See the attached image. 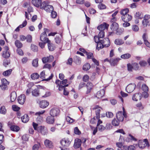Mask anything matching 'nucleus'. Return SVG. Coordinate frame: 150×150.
I'll return each mask as SVG.
<instances>
[{"instance_id":"1","label":"nucleus","mask_w":150,"mask_h":150,"mask_svg":"<svg viewBox=\"0 0 150 150\" xmlns=\"http://www.w3.org/2000/svg\"><path fill=\"white\" fill-rule=\"evenodd\" d=\"M96 43H97L96 49L98 50L104 47H108L110 45V41L109 39L108 38L100 40L99 41Z\"/></svg>"},{"instance_id":"2","label":"nucleus","mask_w":150,"mask_h":150,"mask_svg":"<svg viewBox=\"0 0 150 150\" xmlns=\"http://www.w3.org/2000/svg\"><path fill=\"white\" fill-rule=\"evenodd\" d=\"M40 8L44 9L47 12H50L54 9L53 6L48 4L47 1H44L42 2Z\"/></svg>"},{"instance_id":"3","label":"nucleus","mask_w":150,"mask_h":150,"mask_svg":"<svg viewBox=\"0 0 150 150\" xmlns=\"http://www.w3.org/2000/svg\"><path fill=\"white\" fill-rule=\"evenodd\" d=\"M71 142L68 139H63L60 142L62 146H60L61 150H69L68 147L71 143Z\"/></svg>"},{"instance_id":"4","label":"nucleus","mask_w":150,"mask_h":150,"mask_svg":"<svg viewBox=\"0 0 150 150\" xmlns=\"http://www.w3.org/2000/svg\"><path fill=\"white\" fill-rule=\"evenodd\" d=\"M116 117L119 121L122 122L124 119V117L125 118L127 117V114H125L124 113V114L122 113V111H118L116 114Z\"/></svg>"},{"instance_id":"5","label":"nucleus","mask_w":150,"mask_h":150,"mask_svg":"<svg viewBox=\"0 0 150 150\" xmlns=\"http://www.w3.org/2000/svg\"><path fill=\"white\" fill-rule=\"evenodd\" d=\"M138 146L141 149H143L147 145L148 146V142L147 139L144 140H140L138 142Z\"/></svg>"},{"instance_id":"6","label":"nucleus","mask_w":150,"mask_h":150,"mask_svg":"<svg viewBox=\"0 0 150 150\" xmlns=\"http://www.w3.org/2000/svg\"><path fill=\"white\" fill-rule=\"evenodd\" d=\"M60 113V110L57 108H54L52 109L50 112V115L54 117L59 115Z\"/></svg>"},{"instance_id":"7","label":"nucleus","mask_w":150,"mask_h":150,"mask_svg":"<svg viewBox=\"0 0 150 150\" xmlns=\"http://www.w3.org/2000/svg\"><path fill=\"white\" fill-rule=\"evenodd\" d=\"M135 87L136 85L134 83L129 84L126 88V91L128 93H131L134 91Z\"/></svg>"},{"instance_id":"8","label":"nucleus","mask_w":150,"mask_h":150,"mask_svg":"<svg viewBox=\"0 0 150 150\" xmlns=\"http://www.w3.org/2000/svg\"><path fill=\"white\" fill-rule=\"evenodd\" d=\"M39 76L42 79V80L46 81H49L51 80L53 76V75L52 74L48 78L44 79V78H45V71H43L42 72H41Z\"/></svg>"},{"instance_id":"9","label":"nucleus","mask_w":150,"mask_h":150,"mask_svg":"<svg viewBox=\"0 0 150 150\" xmlns=\"http://www.w3.org/2000/svg\"><path fill=\"white\" fill-rule=\"evenodd\" d=\"M104 36V32L103 31H100L98 34V36H95L94 37V40L96 43H97L100 40V38H103Z\"/></svg>"},{"instance_id":"10","label":"nucleus","mask_w":150,"mask_h":150,"mask_svg":"<svg viewBox=\"0 0 150 150\" xmlns=\"http://www.w3.org/2000/svg\"><path fill=\"white\" fill-rule=\"evenodd\" d=\"M40 39L41 41L45 42V43H47L48 42H50V41L47 38V34H44L42 33L40 35Z\"/></svg>"},{"instance_id":"11","label":"nucleus","mask_w":150,"mask_h":150,"mask_svg":"<svg viewBox=\"0 0 150 150\" xmlns=\"http://www.w3.org/2000/svg\"><path fill=\"white\" fill-rule=\"evenodd\" d=\"M92 109L93 110H96V118L98 119L100 118V112L101 108L99 107L98 105L93 106Z\"/></svg>"},{"instance_id":"12","label":"nucleus","mask_w":150,"mask_h":150,"mask_svg":"<svg viewBox=\"0 0 150 150\" xmlns=\"http://www.w3.org/2000/svg\"><path fill=\"white\" fill-rule=\"evenodd\" d=\"M54 59V57L52 55H50L49 57H43L42 59V62L44 63H45L47 62H50L53 61Z\"/></svg>"},{"instance_id":"13","label":"nucleus","mask_w":150,"mask_h":150,"mask_svg":"<svg viewBox=\"0 0 150 150\" xmlns=\"http://www.w3.org/2000/svg\"><path fill=\"white\" fill-rule=\"evenodd\" d=\"M54 116H47L46 119V122L49 124H53L54 122Z\"/></svg>"},{"instance_id":"14","label":"nucleus","mask_w":150,"mask_h":150,"mask_svg":"<svg viewBox=\"0 0 150 150\" xmlns=\"http://www.w3.org/2000/svg\"><path fill=\"white\" fill-rule=\"evenodd\" d=\"M81 140L79 139H76L74 141V147L75 149H77L79 148L81 144Z\"/></svg>"},{"instance_id":"15","label":"nucleus","mask_w":150,"mask_h":150,"mask_svg":"<svg viewBox=\"0 0 150 150\" xmlns=\"http://www.w3.org/2000/svg\"><path fill=\"white\" fill-rule=\"evenodd\" d=\"M25 99V95L24 94H21L18 97V103L21 104H24Z\"/></svg>"},{"instance_id":"16","label":"nucleus","mask_w":150,"mask_h":150,"mask_svg":"<svg viewBox=\"0 0 150 150\" xmlns=\"http://www.w3.org/2000/svg\"><path fill=\"white\" fill-rule=\"evenodd\" d=\"M109 26V25L105 23H104L103 24H101L98 27V29L100 31H103L105 29H107Z\"/></svg>"},{"instance_id":"17","label":"nucleus","mask_w":150,"mask_h":150,"mask_svg":"<svg viewBox=\"0 0 150 150\" xmlns=\"http://www.w3.org/2000/svg\"><path fill=\"white\" fill-rule=\"evenodd\" d=\"M132 18V16L128 14L122 15V19L123 21H129Z\"/></svg>"},{"instance_id":"18","label":"nucleus","mask_w":150,"mask_h":150,"mask_svg":"<svg viewBox=\"0 0 150 150\" xmlns=\"http://www.w3.org/2000/svg\"><path fill=\"white\" fill-rule=\"evenodd\" d=\"M120 59H121L119 58L111 59L110 61V64L112 66H115L117 64L118 62Z\"/></svg>"},{"instance_id":"19","label":"nucleus","mask_w":150,"mask_h":150,"mask_svg":"<svg viewBox=\"0 0 150 150\" xmlns=\"http://www.w3.org/2000/svg\"><path fill=\"white\" fill-rule=\"evenodd\" d=\"M44 144L46 147L50 148H52L53 147V145L52 142L50 140L46 139L44 142Z\"/></svg>"},{"instance_id":"20","label":"nucleus","mask_w":150,"mask_h":150,"mask_svg":"<svg viewBox=\"0 0 150 150\" xmlns=\"http://www.w3.org/2000/svg\"><path fill=\"white\" fill-rule=\"evenodd\" d=\"M105 90L104 89H102L98 91L96 95V97L98 98H101L104 95Z\"/></svg>"},{"instance_id":"21","label":"nucleus","mask_w":150,"mask_h":150,"mask_svg":"<svg viewBox=\"0 0 150 150\" xmlns=\"http://www.w3.org/2000/svg\"><path fill=\"white\" fill-rule=\"evenodd\" d=\"M32 3L35 6L38 7L41 6L42 3L41 0H32Z\"/></svg>"},{"instance_id":"22","label":"nucleus","mask_w":150,"mask_h":150,"mask_svg":"<svg viewBox=\"0 0 150 150\" xmlns=\"http://www.w3.org/2000/svg\"><path fill=\"white\" fill-rule=\"evenodd\" d=\"M57 85V87H58V89L59 91L62 90L64 89H65L64 88L65 87L64 86L61 85V82L59 80H57L55 81Z\"/></svg>"},{"instance_id":"23","label":"nucleus","mask_w":150,"mask_h":150,"mask_svg":"<svg viewBox=\"0 0 150 150\" xmlns=\"http://www.w3.org/2000/svg\"><path fill=\"white\" fill-rule=\"evenodd\" d=\"M141 98V94L140 93H136L134 94L132 97V100L135 101L140 100Z\"/></svg>"},{"instance_id":"24","label":"nucleus","mask_w":150,"mask_h":150,"mask_svg":"<svg viewBox=\"0 0 150 150\" xmlns=\"http://www.w3.org/2000/svg\"><path fill=\"white\" fill-rule=\"evenodd\" d=\"M125 140L127 142H132V141H136L137 140L136 138L131 134H129Z\"/></svg>"},{"instance_id":"25","label":"nucleus","mask_w":150,"mask_h":150,"mask_svg":"<svg viewBox=\"0 0 150 150\" xmlns=\"http://www.w3.org/2000/svg\"><path fill=\"white\" fill-rule=\"evenodd\" d=\"M118 24L115 22L112 23L110 25V28L113 31H116L118 29Z\"/></svg>"},{"instance_id":"26","label":"nucleus","mask_w":150,"mask_h":150,"mask_svg":"<svg viewBox=\"0 0 150 150\" xmlns=\"http://www.w3.org/2000/svg\"><path fill=\"white\" fill-rule=\"evenodd\" d=\"M49 105V103L46 100H42L40 103V106L42 108H45Z\"/></svg>"},{"instance_id":"27","label":"nucleus","mask_w":150,"mask_h":150,"mask_svg":"<svg viewBox=\"0 0 150 150\" xmlns=\"http://www.w3.org/2000/svg\"><path fill=\"white\" fill-rule=\"evenodd\" d=\"M27 21L26 20H25L18 27L16 28L15 30V31L16 32H18L20 30V28H22L25 27L27 25Z\"/></svg>"},{"instance_id":"28","label":"nucleus","mask_w":150,"mask_h":150,"mask_svg":"<svg viewBox=\"0 0 150 150\" xmlns=\"http://www.w3.org/2000/svg\"><path fill=\"white\" fill-rule=\"evenodd\" d=\"M17 98L16 93L15 91L12 92L11 94L10 99L12 102H14Z\"/></svg>"},{"instance_id":"29","label":"nucleus","mask_w":150,"mask_h":150,"mask_svg":"<svg viewBox=\"0 0 150 150\" xmlns=\"http://www.w3.org/2000/svg\"><path fill=\"white\" fill-rule=\"evenodd\" d=\"M40 132L43 135H45L47 133V129L43 126H40Z\"/></svg>"},{"instance_id":"30","label":"nucleus","mask_w":150,"mask_h":150,"mask_svg":"<svg viewBox=\"0 0 150 150\" xmlns=\"http://www.w3.org/2000/svg\"><path fill=\"white\" fill-rule=\"evenodd\" d=\"M48 47L49 50L50 51H53L55 49V46L54 44L51 43L50 42L48 43Z\"/></svg>"},{"instance_id":"31","label":"nucleus","mask_w":150,"mask_h":150,"mask_svg":"<svg viewBox=\"0 0 150 150\" xmlns=\"http://www.w3.org/2000/svg\"><path fill=\"white\" fill-rule=\"evenodd\" d=\"M35 141L37 143V144H35L33 147V150H38L40 147V142L37 141L36 139H35Z\"/></svg>"},{"instance_id":"32","label":"nucleus","mask_w":150,"mask_h":150,"mask_svg":"<svg viewBox=\"0 0 150 150\" xmlns=\"http://www.w3.org/2000/svg\"><path fill=\"white\" fill-rule=\"evenodd\" d=\"M39 89L37 88L33 90L32 92V95L34 96H38L39 95Z\"/></svg>"},{"instance_id":"33","label":"nucleus","mask_w":150,"mask_h":150,"mask_svg":"<svg viewBox=\"0 0 150 150\" xmlns=\"http://www.w3.org/2000/svg\"><path fill=\"white\" fill-rule=\"evenodd\" d=\"M21 119L23 122L26 123L29 120V118L27 114H25L21 117Z\"/></svg>"},{"instance_id":"34","label":"nucleus","mask_w":150,"mask_h":150,"mask_svg":"<svg viewBox=\"0 0 150 150\" xmlns=\"http://www.w3.org/2000/svg\"><path fill=\"white\" fill-rule=\"evenodd\" d=\"M74 62L77 64H80L81 62V58L77 56H75L74 57Z\"/></svg>"},{"instance_id":"35","label":"nucleus","mask_w":150,"mask_h":150,"mask_svg":"<svg viewBox=\"0 0 150 150\" xmlns=\"http://www.w3.org/2000/svg\"><path fill=\"white\" fill-rule=\"evenodd\" d=\"M124 43V41L121 39H117L115 41V43L117 45H121Z\"/></svg>"},{"instance_id":"36","label":"nucleus","mask_w":150,"mask_h":150,"mask_svg":"<svg viewBox=\"0 0 150 150\" xmlns=\"http://www.w3.org/2000/svg\"><path fill=\"white\" fill-rule=\"evenodd\" d=\"M10 128L11 130L16 132H18L20 129L19 127L16 125L11 126L10 127Z\"/></svg>"},{"instance_id":"37","label":"nucleus","mask_w":150,"mask_h":150,"mask_svg":"<svg viewBox=\"0 0 150 150\" xmlns=\"http://www.w3.org/2000/svg\"><path fill=\"white\" fill-rule=\"evenodd\" d=\"M10 54L8 51H4L2 54V57L4 58H8L10 56Z\"/></svg>"},{"instance_id":"38","label":"nucleus","mask_w":150,"mask_h":150,"mask_svg":"<svg viewBox=\"0 0 150 150\" xmlns=\"http://www.w3.org/2000/svg\"><path fill=\"white\" fill-rule=\"evenodd\" d=\"M135 16L136 18L137 19H142L143 17V15L141 12H137L135 15Z\"/></svg>"},{"instance_id":"39","label":"nucleus","mask_w":150,"mask_h":150,"mask_svg":"<svg viewBox=\"0 0 150 150\" xmlns=\"http://www.w3.org/2000/svg\"><path fill=\"white\" fill-rule=\"evenodd\" d=\"M90 67L91 66L90 64L88 63H86L83 66V69L85 71H87L90 68Z\"/></svg>"},{"instance_id":"40","label":"nucleus","mask_w":150,"mask_h":150,"mask_svg":"<svg viewBox=\"0 0 150 150\" xmlns=\"http://www.w3.org/2000/svg\"><path fill=\"white\" fill-rule=\"evenodd\" d=\"M131 56V55L129 53H127L122 55L121 56V58L122 59H126L129 58Z\"/></svg>"},{"instance_id":"41","label":"nucleus","mask_w":150,"mask_h":150,"mask_svg":"<svg viewBox=\"0 0 150 150\" xmlns=\"http://www.w3.org/2000/svg\"><path fill=\"white\" fill-rule=\"evenodd\" d=\"M143 25L144 27H146L147 25L149 26L150 25V21L149 20L143 19L142 21Z\"/></svg>"},{"instance_id":"42","label":"nucleus","mask_w":150,"mask_h":150,"mask_svg":"<svg viewBox=\"0 0 150 150\" xmlns=\"http://www.w3.org/2000/svg\"><path fill=\"white\" fill-rule=\"evenodd\" d=\"M12 71V70L11 69H10L8 70H7L5 71H4L3 73V74L4 76H7L10 75Z\"/></svg>"},{"instance_id":"43","label":"nucleus","mask_w":150,"mask_h":150,"mask_svg":"<svg viewBox=\"0 0 150 150\" xmlns=\"http://www.w3.org/2000/svg\"><path fill=\"white\" fill-rule=\"evenodd\" d=\"M116 119H114L112 121V124L113 125L115 126H117L119 124V120Z\"/></svg>"},{"instance_id":"44","label":"nucleus","mask_w":150,"mask_h":150,"mask_svg":"<svg viewBox=\"0 0 150 150\" xmlns=\"http://www.w3.org/2000/svg\"><path fill=\"white\" fill-rule=\"evenodd\" d=\"M6 110L5 107L4 106H1L0 109V112L1 114L5 115L6 113Z\"/></svg>"},{"instance_id":"45","label":"nucleus","mask_w":150,"mask_h":150,"mask_svg":"<svg viewBox=\"0 0 150 150\" xmlns=\"http://www.w3.org/2000/svg\"><path fill=\"white\" fill-rule=\"evenodd\" d=\"M39 76V75L37 73L33 74H32L31 76V79L33 80H35L38 79Z\"/></svg>"},{"instance_id":"46","label":"nucleus","mask_w":150,"mask_h":150,"mask_svg":"<svg viewBox=\"0 0 150 150\" xmlns=\"http://www.w3.org/2000/svg\"><path fill=\"white\" fill-rule=\"evenodd\" d=\"M32 65L34 67H37L38 66V59H36L32 61Z\"/></svg>"},{"instance_id":"47","label":"nucleus","mask_w":150,"mask_h":150,"mask_svg":"<svg viewBox=\"0 0 150 150\" xmlns=\"http://www.w3.org/2000/svg\"><path fill=\"white\" fill-rule=\"evenodd\" d=\"M36 121L38 123L40 124L43 121V117L41 116H38L36 118Z\"/></svg>"},{"instance_id":"48","label":"nucleus","mask_w":150,"mask_h":150,"mask_svg":"<svg viewBox=\"0 0 150 150\" xmlns=\"http://www.w3.org/2000/svg\"><path fill=\"white\" fill-rule=\"evenodd\" d=\"M129 12V9L127 8H126L122 10L120 12V14L122 15L127 14V13Z\"/></svg>"},{"instance_id":"49","label":"nucleus","mask_w":150,"mask_h":150,"mask_svg":"<svg viewBox=\"0 0 150 150\" xmlns=\"http://www.w3.org/2000/svg\"><path fill=\"white\" fill-rule=\"evenodd\" d=\"M15 43L16 46L18 48H21L22 46V44L19 40H16Z\"/></svg>"},{"instance_id":"50","label":"nucleus","mask_w":150,"mask_h":150,"mask_svg":"<svg viewBox=\"0 0 150 150\" xmlns=\"http://www.w3.org/2000/svg\"><path fill=\"white\" fill-rule=\"evenodd\" d=\"M31 50L34 52H37L38 50V47L33 44H32L31 46Z\"/></svg>"},{"instance_id":"51","label":"nucleus","mask_w":150,"mask_h":150,"mask_svg":"<svg viewBox=\"0 0 150 150\" xmlns=\"http://www.w3.org/2000/svg\"><path fill=\"white\" fill-rule=\"evenodd\" d=\"M51 16L53 18H55L57 16V13L55 11L53 10L51 12Z\"/></svg>"},{"instance_id":"52","label":"nucleus","mask_w":150,"mask_h":150,"mask_svg":"<svg viewBox=\"0 0 150 150\" xmlns=\"http://www.w3.org/2000/svg\"><path fill=\"white\" fill-rule=\"evenodd\" d=\"M127 67L128 71L129 72L132 71V69H133L132 64H131L130 63L127 64Z\"/></svg>"},{"instance_id":"53","label":"nucleus","mask_w":150,"mask_h":150,"mask_svg":"<svg viewBox=\"0 0 150 150\" xmlns=\"http://www.w3.org/2000/svg\"><path fill=\"white\" fill-rule=\"evenodd\" d=\"M139 64L141 67H145L147 65V63L146 61L142 60L139 62Z\"/></svg>"},{"instance_id":"54","label":"nucleus","mask_w":150,"mask_h":150,"mask_svg":"<svg viewBox=\"0 0 150 150\" xmlns=\"http://www.w3.org/2000/svg\"><path fill=\"white\" fill-rule=\"evenodd\" d=\"M87 89L91 90L93 87L92 83L90 82L87 83L86 85Z\"/></svg>"},{"instance_id":"55","label":"nucleus","mask_w":150,"mask_h":150,"mask_svg":"<svg viewBox=\"0 0 150 150\" xmlns=\"http://www.w3.org/2000/svg\"><path fill=\"white\" fill-rule=\"evenodd\" d=\"M89 76L87 74L84 75L83 77V80L85 82L88 81L89 80Z\"/></svg>"},{"instance_id":"56","label":"nucleus","mask_w":150,"mask_h":150,"mask_svg":"<svg viewBox=\"0 0 150 150\" xmlns=\"http://www.w3.org/2000/svg\"><path fill=\"white\" fill-rule=\"evenodd\" d=\"M97 127L99 131L101 132L103 131L105 129V127L102 125H98Z\"/></svg>"},{"instance_id":"57","label":"nucleus","mask_w":150,"mask_h":150,"mask_svg":"<svg viewBox=\"0 0 150 150\" xmlns=\"http://www.w3.org/2000/svg\"><path fill=\"white\" fill-rule=\"evenodd\" d=\"M142 89L144 92L148 91V87L145 84H144L142 85Z\"/></svg>"},{"instance_id":"58","label":"nucleus","mask_w":150,"mask_h":150,"mask_svg":"<svg viewBox=\"0 0 150 150\" xmlns=\"http://www.w3.org/2000/svg\"><path fill=\"white\" fill-rule=\"evenodd\" d=\"M133 69L135 70H137L139 68V64L137 63H134L132 64Z\"/></svg>"},{"instance_id":"59","label":"nucleus","mask_w":150,"mask_h":150,"mask_svg":"<svg viewBox=\"0 0 150 150\" xmlns=\"http://www.w3.org/2000/svg\"><path fill=\"white\" fill-rule=\"evenodd\" d=\"M61 84L64 86H67L69 85L68 84H66L67 83V79L63 80L62 81H60Z\"/></svg>"},{"instance_id":"60","label":"nucleus","mask_w":150,"mask_h":150,"mask_svg":"<svg viewBox=\"0 0 150 150\" xmlns=\"http://www.w3.org/2000/svg\"><path fill=\"white\" fill-rule=\"evenodd\" d=\"M66 119L67 121L69 123H72L74 121V119L70 118L68 116H67Z\"/></svg>"},{"instance_id":"61","label":"nucleus","mask_w":150,"mask_h":150,"mask_svg":"<svg viewBox=\"0 0 150 150\" xmlns=\"http://www.w3.org/2000/svg\"><path fill=\"white\" fill-rule=\"evenodd\" d=\"M74 133L76 134L80 135L81 133V132L77 127H76L74 128Z\"/></svg>"},{"instance_id":"62","label":"nucleus","mask_w":150,"mask_h":150,"mask_svg":"<svg viewBox=\"0 0 150 150\" xmlns=\"http://www.w3.org/2000/svg\"><path fill=\"white\" fill-rule=\"evenodd\" d=\"M132 29L135 32L138 31L139 29L138 26L135 25H133L132 26Z\"/></svg>"},{"instance_id":"63","label":"nucleus","mask_w":150,"mask_h":150,"mask_svg":"<svg viewBox=\"0 0 150 150\" xmlns=\"http://www.w3.org/2000/svg\"><path fill=\"white\" fill-rule=\"evenodd\" d=\"M99 9H103L106 8V6L104 4L101 3L99 4L98 6Z\"/></svg>"},{"instance_id":"64","label":"nucleus","mask_w":150,"mask_h":150,"mask_svg":"<svg viewBox=\"0 0 150 150\" xmlns=\"http://www.w3.org/2000/svg\"><path fill=\"white\" fill-rule=\"evenodd\" d=\"M12 108L14 111H18L20 109V107L14 105H12Z\"/></svg>"}]
</instances>
